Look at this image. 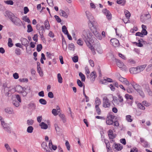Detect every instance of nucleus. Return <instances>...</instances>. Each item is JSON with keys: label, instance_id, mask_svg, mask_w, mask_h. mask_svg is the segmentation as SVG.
Returning <instances> with one entry per match:
<instances>
[{"label": "nucleus", "instance_id": "26", "mask_svg": "<svg viewBox=\"0 0 152 152\" xmlns=\"http://www.w3.org/2000/svg\"><path fill=\"white\" fill-rule=\"evenodd\" d=\"M145 66L144 65H141L138 67H137L138 72L139 73L143 71L145 69Z\"/></svg>", "mask_w": 152, "mask_h": 152}, {"label": "nucleus", "instance_id": "2", "mask_svg": "<svg viewBox=\"0 0 152 152\" xmlns=\"http://www.w3.org/2000/svg\"><path fill=\"white\" fill-rule=\"evenodd\" d=\"M26 89L25 87H22L20 85L17 86L16 88V91L18 93L21 94L23 97L26 96L27 94L26 91Z\"/></svg>", "mask_w": 152, "mask_h": 152}, {"label": "nucleus", "instance_id": "34", "mask_svg": "<svg viewBox=\"0 0 152 152\" xmlns=\"http://www.w3.org/2000/svg\"><path fill=\"white\" fill-rule=\"evenodd\" d=\"M62 32L65 34H66L68 33V31L65 26H63L62 27Z\"/></svg>", "mask_w": 152, "mask_h": 152}, {"label": "nucleus", "instance_id": "57", "mask_svg": "<svg viewBox=\"0 0 152 152\" xmlns=\"http://www.w3.org/2000/svg\"><path fill=\"white\" fill-rule=\"evenodd\" d=\"M19 102L17 101H13L12 102V103L16 107H18L20 105Z\"/></svg>", "mask_w": 152, "mask_h": 152}, {"label": "nucleus", "instance_id": "45", "mask_svg": "<svg viewBox=\"0 0 152 152\" xmlns=\"http://www.w3.org/2000/svg\"><path fill=\"white\" fill-rule=\"evenodd\" d=\"M137 106L141 110H144L145 109V107L141 103H138L137 104Z\"/></svg>", "mask_w": 152, "mask_h": 152}, {"label": "nucleus", "instance_id": "40", "mask_svg": "<svg viewBox=\"0 0 152 152\" xmlns=\"http://www.w3.org/2000/svg\"><path fill=\"white\" fill-rule=\"evenodd\" d=\"M39 102L42 104L45 105L47 104L46 101L43 99H40L39 100Z\"/></svg>", "mask_w": 152, "mask_h": 152}, {"label": "nucleus", "instance_id": "37", "mask_svg": "<svg viewBox=\"0 0 152 152\" xmlns=\"http://www.w3.org/2000/svg\"><path fill=\"white\" fill-rule=\"evenodd\" d=\"M22 19L26 22H27L28 23H30V20L26 16H24L23 17Z\"/></svg>", "mask_w": 152, "mask_h": 152}, {"label": "nucleus", "instance_id": "25", "mask_svg": "<svg viewBox=\"0 0 152 152\" xmlns=\"http://www.w3.org/2000/svg\"><path fill=\"white\" fill-rule=\"evenodd\" d=\"M39 126L41 127V128L42 129H46L48 128V125L43 122H42L40 124Z\"/></svg>", "mask_w": 152, "mask_h": 152}, {"label": "nucleus", "instance_id": "14", "mask_svg": "<svg viewBox=\"0 0 152 152\" xmlns=\"http://www.w3.org/2000/svg\"><path fill=\"white\" fill-rule=\"evenodd\" d=\"M109 137L110 139H114L116 136V135L113 133V131L111 129H110L108 132Z\"/></svg>", "mask_w": 152, "mask_h": 152}, {"label": "nucleus", "instance_id": "63", "mask_svg": "<svg viewBox=\"0 0 152 152\" xmlns=\"http://www.w3.org/2000/svg\"><path fill=\"white\" fill-rule=\"evenodd\" d=\"M52 113L55 116H56L58 114L57 110L55 109L52 110Z\"/></svg>", "mask_w": 152, "mask_h": 152}, {"label": "nucleus", "instance_id": "28", "mask_svg": "<svg viewBox=\"0 0 152 152\" xmlns=\"http://www.w3.org/2000/svg\"><path fill=\"white\" fill-rule=\"evenodd\" d=\"M59 116L61 118L63 123H65L66 122V119L65 118V116L64 114H59Z\"/></svg>", "mask_w": 152, "mask_h": 152}, {"label": "nucleus", "instance_id": "30", "mask_svg": "<svg viewBox=\"0 0 152 152\" xmlns=\"http://www.w3.org/2000/svg\"><path fill=\"white\" fill-rule=\"evenodd\" d=\"M79 75L81 79V81L83 82H85L86 79V77L84 75L82 72H79Z\"/></svg>", "mask_w": 152, "mask_h": 152}, {"label": "nucleus", "instance_id": "64", "mask_svg": "<svg viewBox=\"0 0 152 152\" xmlns=\"http://www.w3.org/2000/svg\"><path fill=\"white\" fill-rule=\"evenodd\" d=\"M13 76L14 79H16L18 78L19 77L18 74L16 72L13 74Z\"/></svg>", "mask_w": 152, "mask_h": 152}, {"label": "nucleus", "instance_id": "1", "mask_svg": "<svg viewBox=\"0 0 152 152\" xmlns=\"http://www.w3.org/2000/svg\"><path fill=\"white\" fill-rule=\"evenodd\" d=\"M92 35V34L88 30H84L83 32L82 37L86 43L87 45L90 44L89 41Z\"/></svg>", "mask_w": 152, "mask_h": 152}, {"label": "nucleus", "instance_id": "6", "mask_svg": "<svg viewBox=\"0 0 152 152\" xmlns=\"http://www.w3.org/2000/svg\"><path fill=\"white\" fill-rule=\"evenodd\" d=\"M118 98L114 100L115 104L117 105H119L120 103H121L124 101V99L122 96L120 94H118Z\"/></svg>", "mask_w": 152, "mask_h": 152}, {"label": "nucleus", "instance_id": "46", "mask_svg": "<svg viewBox=\"0 0 152 152\" xmlns=\"http://www.w3.org/2000/svg\"><path fill=\"white\" fill-rule=\"evenodd\" d=\"M27 28V32H28L29 33L33 31V29L31 25L28 24V25Z\"/></svg>", "mask_w": 152, "mask_h": 152}, {"label": "nucleus", "instance_id": "31", "mask_svg": "<svg viewBox=\"0 0 152 152\" xmlns=\"http://www.w3.org/2000/svg\"><path fill=\"white\" fill-rule=\"evenodd\" d=\"M57 79L58 83H62L63 79L60 73L57 74Z\"/></svg>", "mask_w": 152, "mask_h": 152}, {"label": "nucleus", "instance_id": "5", "mask_svg": "<svg viewBox=\"0 0 152 152\" xmlns=\"http://www.w3.org/2000/svg\"><path fill=\"white\" fill-rule=\"evenodd\" d=\"M114 116L112 115H110L107 117L106 119V123L108 125H111L113 124V119Z\"/></svg>", "mask_w": 152, "mask_h": 152}, {"label": "nucleus", "instance_id": "38", "mask_svg": "<svg viewBox=\"0 0 152 152\" xmlns=\"http://www.w3.org/2000/svg\"><path fill=\"white\" fill-rule=\"evenodd\" d=\"M12 39L10 38H9L8 39V45L10 47H11L13 45V44L12 43Z\"/></svg>", "mask_w": 152, "mask_h": 152}, {"label": "nucleus", "instance_id": "10", "mask_svg": "<svg viewBox=\"0 0 152 152\" xmlns=\"http://www.w3.org/2000/svg\"><path fill=\"white\" fill-rule=\"evenodd\" d=\"M42 148L46 152H51L45 142H43L41 144Z\"/></svg>", "mask_w": 152, "mask_h": 152}, {"label": "nucleus", "instance_id": "60", "mask_svg": "<svg viewBox=\"0 0 152 152\" xmlns=\"http://www.w3.org/2000/svg\"><path fill=\"white\" fill-rule=\"evenodd\" d=\"M47 2L49 6L51 7H53L54 4L53 3V1L52 0H47Z\"/></svg>", "mask_w": 152, "mask_h": 152}, {"label": "nucleus", "instance_id": "35", "mask_svg": "<svg viewBox=\"0 0 152 152\" xmlns=\"http://www.w3.org/2000/svg\"><path fill=\"white\" fill-rule=\"evenodd\" d=\"M68 48L71 50L74 51L75 49V46L72 43L69 44L68 45Z\"/></svg>", "mask_w": 152, "mask_h": 152}, {"label": "nucleus", "instance_id": "50", "mask_svg": "<svg viewBox=\"0 0 152 152\" xmlns=\"http://www.w3.org/2000/svg\"><path fill=\"white\" fill-rule=\"evenodd\" d=\"M42 46L41 44H39L37 45V50L38 52H40L42 49Z\"/></svg>", "mask_w": 152, "mask_h": 152}, {"label": "nucleus", "instance_id": "11", "mask_svg": "<svg viewBox=\"0 0 152 152\" xmlns=\"http://www.w3.org/2000/svg\"><path fill=\"white\" fill-rule=\"evenodd\" d=\"M92 32L94 35L98 39L101 40L102 39V37H101V34L100 33L98 32L97 31V29L94 31H93Z\"/></svg>", "mask_w": 152, "mask_h": 152}, {"label": "nucleus", "instance_id": "33", "mask_svg": "<svg viewBox=\"0 0 152 152\" xmlns=\"http://www.w3.org/2000/svg\"><path fill=\"white\" fill-rule=\"evenodd\" d=\"M34 129L33 127L31 126H29L28 127L27 129V132L28 133H32Z\"/></svg>", "mask_w": 152, "mask_h": 152}, {"label": "nucleus", "instance_id": "21", "mask_svg": "<svg viewBox=\"0 0 152 152\" xmlns=\"http://www.w3.org/2000/svg\"><path fill=\"white\" fill-rule=\"evenodd\" d=\"M90 77L92 80H95L96 78L97 77L96 73L95 71H93L91 72L90 74Z\"/></svg>", "mask_w": 152, "mask_h": 152}, {"label": "nucleus", "instance_id": "12", "mask_svg": "<svg viewBox=\"0 0 152 152\" xmlns=\"http://www.w3.org/2000/svg\"><path fill=\"white\" fill-rule=\"evenodd\" d=\"M2 125L3 126L5 131L9 133H10V127L7 126V125L5 124L4 122H2Z\"/></svg>", "mask_w": 152, "mask_h": 152}, {"label": "nucleus", "instance_id": "15", "mask_svg": "<svg viewBox=\"0 0 152 152\" xmlns=\"http://www.w3.org/2000/svg\"><path fill=\"white\" fill-rule=\"evenodd\" d=\"M60 11V14L61 16L65 18H68L69 14L68 13L62 10H61Z\"/></svg>", "mask_w": 152, "mask_h": 152}, {"label": "nucleus", "instance_id": "27", "mask_svg": "<svg viewBox=\"0 0 152 152\" xmlns=\"http://www.w3.org/2000/svg\"><path fill=\"white\" fill-rule=\"evenodd\" d=\"M5 111L7 113L10 114H14V113L12 109L10 108H7L5 109Z\"/></svg>", "mask_w": 152, "mask_h": 152}, {"label": "nucleus", "instance_id": "4", "mask_svg": "<svg viewBox=\"0 0 152 152\" xmlns=\"http://www.w3.org/2000/svg\"><path fill=\"white\" fill-rule=\"evenodd\" d=\"M110 106V102L107 96H104L103 98V107L109 108Z\"/></svg>", "mask_w": 152, "mask_h": 152}, {"label": "nucleus", "instance_id": "44", "mask_svg": "<svg viewBox=\"0 0 152 152\" xmlns=\"http://www.w3.org/2000/svg\"><path fill=\"white\" fill-rule=\"evenodd\" d=\"M126 119L128 122H131L132 121V119L131 118V116L130 115H128L126 116Z\"/></svg>", "mask_w": 152, "mask_h": 152}, {"label": "nucleus", "instance_id": "17", "mask_svg": "<svg viewBox=\"0 0 152 152\" xmlns=\"http://www.w3.org/2000/svg\"><path fill=\"white\" fill-rule=\"evenodd\" d=\"M142 30L141 32L144 35H147L148 34V32L146 30V26L144 25H142Z\"/></svg>", "mask_w": 152, "mask_h": 152}, {"label": "nucleus", "instance_id": "52", "mask_svg": "<svg viewBox=\"0 0 152 152\" xmlns=\"http://www.w3.org/2000/svg\"><path fill=\"white\" fill-rule=\"evenodd\" d=\"M126 90L127 92L129 93H131L134 91L133 89L129 87H128L127 88Z\"/></svg>", "mask_w": 152, "mask_h": 152}, {"label": "nucleus", "instance_id": "51", "mask_svg": "<svg viewBox=\"0 0 152 152\" xmlns=\"http://www.w3.org/2000/svg\"><path fill=\"white\" fill-rule=\"evenodd\" d=\"M125 98L127 99H130L132 100L133 99L132 96L128 94H126L125 96Z\"/></svg>", "mask_w": 152, "mask_h": 152}, {"label": "nucleus", "instance_id": "7", "mask_svg": "<svg viewBox=\"0 0 152 152\" xmlns=\"http://www.w3.org/2000/svg\"><path fill=\"white\" fill-rule=\"evenodd\" d=\"M113 150L116 151H121L122 148L123 147L120 144L114 143L113 146Z\"/></svg>", "mask_w": 152, "mask_h": 152}, {"label": "nucleus", "instance_id": "9", "mask_svg": "<svg viewBox=\"0 0 152 152\" xmlns=\"http://www.w3.org/2000/svg\"><path fill=\"white\" fill-rule=\"evenodd\" d=\"M112 45L115 47L118 46L119 44L118 40L115 38H113L110 40Z\"/></svg>", "mask_w": 152, "mask_h": 152}, {"label": "nucleus", "instance_id": "42", "mask_svg": "<svg viewBox=\"0 0 152 152\" xmlns=\"http://www.w3.org/2000/svg\"><path fill=\"white\" fill-rule=\"evenodd\" d=\"M4 2L5 4L8 5H13L14 4L13 2L11 0L4 1Z\"/></svg>", "mask_w": 152, "mask_h": 152}, {"label": "nucleus", "instance_id": "54", "mask_svg": "<svg viewBox=\"0 0 152 152\" xmlns=\"http://www.w3.org/2000/svg\"><path fill=\"white\" fill-rule=\"evenodd\" d=\"M78 57L77 56H75L72 58L73 61L74 63L77 62L78 61Z\"/></svg>", "mask_w": 152, "mask_h": 152}, {"label": "nucleus", "instance_id": "47", "mask_svg": "<svg viewBox=\"0 0 152 152\" xmlns=\"http://www.w3.org/2000/svg\"><path fill=\"white\" fill-rule=\"evenodd\" d=\"M95 108L97 114L99 115H100L101 113V111L99 106H95Z\"/></svg>", "mask_w": 152, "mask_h": 152}, {"label": "nucleus", "instance_id": "41", "mask_svg": "<svg viewBox=\"0 0 152 152\" xmlns=\"http://www.w3.org/2000/svg\"><path fill=\"white\" fill-rule=\"evenodd\" d=\"M132 87L136 91H137L141 88V86L137 84L135 85H134Z\"/></svg>", "mask_w": 152, "mask_h": 152}, {"label": "nucleus", "instance_id": "36", "mask_svg": "<svg viewBox=\"0 0 152 152\" xmlns=\"http://www.w3.org/2000/svg\"><path fill=\"white\" fill-rule=\"evenodd\" d=\"M4 146L8 152H10L11 151V149L8 143H5L4 144Z\"/></svg>", "mask_w": 152, "mask_h": 152}, {"label": "nucleus", "instance_id": "24", "mask_svg": "<svg viewBox=\"0 0 152 152\" xmlns=\"http://www.w3.org/2000/svg\"><path fill=\"white\" fill-rule=\"evenodd\" d=\"M124 13L125 15V16L127 19L129 20L131 16V14L130 12L127 10H124Z\"/></svg>", "mask_w": 152, "mask_h": 152}, {"label": "nucleus", "instance_id": "23", "mask_svg": "<svg viewBox=\"0 0 152 152\" xmlns=\"http://www.w3.org/2000/svg\"><path fill=\"white\" fill-rule=\"evenodd\" d=\"M101 103V101L100 99L97 97L96 98L95 100V106H99Z\"/></svg>", "mask_w": 152, "mask_h": 152}, {"label": "nucleus", "instance_id": "49", "mask_svg": "<svg viewBox=\"0 0 152 152\" xmlns=\"http://www.w3.org/2000/svg\"><path fill=\"white\" fill-rule=\"evenodd\" d=\"M106 81L109 82H112V79L110 78H107L106 79H104L103 81H102V83H104Z\"/></svg>", "mask_w": 152, "mask_h": 152}, {"label": "nucleus", "instance_id": "39", "mask_svg": "<svg viewBox=\"0 0 152 152\" xmlns=\"http://www.w3.org/2000/svg\"><path fill=\"white\" fill-rule=\"evenodd\" d=\"M105 143L106 145V147L107 151L111 150V148L110 147V145L109 142L107 141V142H105Z\"/></svg>", "mask_w": 152, "mask_h": 152}, {"label": "nucleus", "instance_id": "55", "mask_svg": "<svg viewBox=\"0 0 152 152\" xmlns=\"http://www.w3.org/2000/svg\"><path fill=\"white\" fill-rule=\"evenodd\" d=\"M62 47L64 50L66 51L67 49V46L66 42L62 44Z\"/></svg>", "mask_w": 152, "mask_h": 152}, {"label": "nucleus", "instance_id": "48", "mask_svg": "<svg viewBox=\"0 0 152 152\" xmlns=\"http://www.w3.org/2000/svg\"><path fill=\"white\" fill-rule=\"evenodd\" d=\"M65 145L68 151H70V146L67 140L65 142Z\"/></svg>", "mask_w": 152, "mask_h": 152}, {"label": "nucleus", "instance_id": "22", "mask_svg": "<svg viewBox=\"0 0 152 152\" xmlns=\"http://www.w3.org/2000/svg\"><path fill=\"white\" fill-rule=\"evenodd\" d=\"M145 86L146 87V91L148 92L149 95L151 96H152V91L149 89V85L147 84H145ZM143 86H144V85H143Z\"/></svg>", "mask_w": 152, "mask_h": 152}, {"label": "nucleus", "instance_id": "61", "mask_svg": "<svg viewBox=\"0 0 152 152\" xmlns=\"http://www.w3.org/2000/svg\"><path fill=\"white\" fill-rule=\"evenodd\" d=\"M135 35L136 36H139L141 37H144V35L142 33L139 32H137L135 34Z\"/></svg>", "mask_w": 152, "mask_h": 152}, {"label": "nucleus", "instance_id": "19", "mask_svg": "<svg viewBox=\"0 0 152 152\" xmlns=\"http://www.w3.org/2000/svg\"><path fill=\"white\" fill-rule=\"evenodd\" d=\"M137 67H133L129 69L130 72L132 74H136L139 73Z\"/></svg>", "mask_w": 152, "mask_h": 152}, {"label": "nucleus", "instance_id": "43", "mask_svg": "<svg viewBox=\"0 0 152 152\" xmlns=\"http://www.w3.org/2000/svg\"><path fill=\"white\" fill-rule=\"evenodd\" d=\"M83 94L85 96L86 99V102H88L89 101V99L88 97L86 94L85 92V86H83Z\"/></svg>", "mask_w": 152, "mask_h": 152}, {"label": "nucleus", "instance_id": "20", "mask_svg": "<svg viewBox=\"0 0 152 152\" xmlns=\"http://www.w3.org/2000/svg\"><path fill=\"white\" fill-rule=\"evenodd\" d=\"M88 25L92 32L96 29V27L94 26L93 22L90 20L88 23Z\"/></svg>", "mask_w": 152, "mask_h": 152}, {"label": "nucleus", "instance_id": "59", "mask_svg": "<svg viewBox=\"0 0 152 152\" xmlns=\"http://www.w3.org/2000/svg\"><path fill=\"white\" fill-rule=\"evenodd\" d=\"M34 123V121L31 120H28L27 121V124L28 125H32Z\"/></svg>", "mask_w": 152, "mask_h": 152}, {"label": "nucleus", "instance_id": "56", "mask_svg": "<svg viewBox=\"0 0 152 152\" xmlns=\"http://www.w3.org/2000/svg\"><path fill=\"white\" fill-rule=\"evenodd\" d=\"M107 18L108 20H110L111 18V15L110 11L108 12L106 14Z\"/></svg>", "mask_w": 152, "mask_h": 152}, {"label": "nucleus", "instance_id": "32", "mask_svg": "<svg viewBox=\"0 0 152 152\" xmlns=\"http://www.w3.org/2000/svg\"><path fill=\"white\" fill-rule=\"evenodd\" d=\"M137 91L142 97L143 98L145 97L144 94L142 90L141 89V88Z\"/></svg>", "mask_w": 152, "mask_h": 152}, {"label": "nucleus", "instance_id": "13", "mask_svg": "<svg viewBox=\"0 0 152 152\" xmlns=\"http://www.w3.org/2000/svg\"><path fill=\"white\" fill-rule=\"evenodd\" d=\"M116 62L117 65L120 68L123 67L125 68V66L124 65V64L118 59H116Z\"/></svg>", "mask_w": 152, "mask_h": 152}, {"label": "nucleus", "instance_id": "16", "mask_svg": "<svg viewBox=\"0 0 152 152\" xmlns=\"http://www.w3.org/2000/svg\"><path fill=\"white\" fill-rule=\"evenodd\" d=\"M45 29L49 30L50 28V26L48 19L46 20L44 23Z\"/></svg>", "mask_w": 152, "mask_h": 152}, {"label": "nucleus", "instance_id": "58", "mask_svg": "<svg viewBox=\"0 0 152 152\" xmlns=\"http://www.w3.org/2000/svg\"><path fill=\"white\" fill-rule=\"evenodd\" d=\"M77 85L79 87H81L83 86V84L80 80H77Z\"/></svg>", "mask_w": 152, "mask_h": 152}, {"label": "nucleus", "instance_id": "3", "mask_svg": "<svg viewBox=\"0 0 152 152\" xmlns=\"http://www.w3.org/2000/svg\"><path fill=\"white\" fill-rule=\"evenodd\" d=\"M11 14L12 16L10 18V19L12 22L16 25L17 26H19L20 25V23L21 21L18 18L15 17L13 15L11 12H10V14Z\"/></svg>", "mask_w": 152, "mask_h": 152}, {"label": "nucleus", "instance_id": "53", "mask_svg": "<svg viewBox=\"0 0 152 152\" xmlns=\"http://www.w3.org/2000/svg\"><path fill=\"white\" fill-rule=\"evenodd\" d=\"M77 43L78 45L80 46H82L83 44V42L82 40L81 39H79L78 40Z\"/></svg>", "mask_w": 152, "mask_h": 152}, {"label": "nucleus", "instance_id": "18", "mask_svg": "<svg viewBox=\"0 0 152 152\" xmlns=\"http://www.w3.org/2000/svg\"><path fill=\"white\" fill-rule=\"evenodd\" d=\"M21 41L22 44L23 45H24L26 47H27L28 46V44L29 43V42L27 39L22 38H21Z\"/></svg>", "mask_w": 152, "mask_h": 152}, {"label": "nucleus", "instance_id": "62", "mask_svg": "<svg viewBox=\"0 0 152 152\" xmlns=\"http://www.w3.org/2000/svg\"><path fill=\"white\" fill-rule=\"evenodd\" d=\"M54 17L58 23L61 22V20L58 16L55 15L54 16Z\"/></svg>", "mask_w": 152, "mask_h": 152}, {"label": "nucleus", "instance_id": "29", "mask_svg": "<svg viewBox=\"0 0 152 152\" xmlns=\"http://www.w3.org/2000/svg\"><path fill=\"white\" fill-rule=\"evenodd\" d=\"M37 71L40 76H42L43 75V72L41 70L40 66L38 65L37 66Z\"/></svg>", "mask_w": 152, "mask_h": 152}, {"label": "nucleus", "instance_id": "8", "mask_svg": "<svg viewBox=\"0 0 152 152\" xmlns=\"http://www.w3.org/2000/svg\"><path fill=\"white\" fill-rule=\"evenodd\" d=\"M118 79L120 81L127 86L129 85V83L126 78L120 76L118 77Z\"/></svg>", "mask_w": 152, "mask_h": 152}]
</instances>
